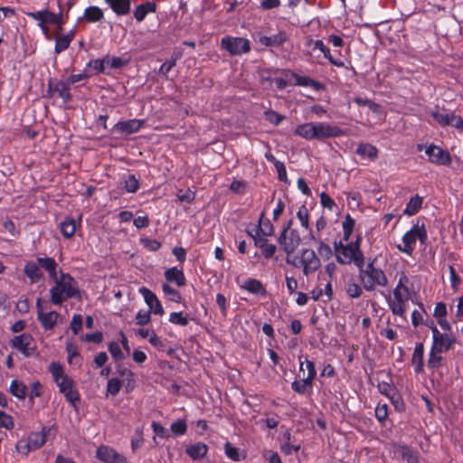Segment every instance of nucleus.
<instances>
[{"instance_id": "obj_1", "label": "nucleus", "mask_w": 463, "mask_h": 463, "mask_svg": "<svg viewBox=\"0 0 463 463\" xmlns=\"http://www.w3.org/2000/svg\"><path fill=\"white\" fill-rule=\"evenodd\" d=\"M55 286L50 289L51 301L54 305H61L68 298L80 296V290L74 279L69 275L61 273L57 277Z\"/></svg>"}, {"instance_id": "obj_2", "label": "nucleus", "mask_w": 463, "mask_h": 463, "mask_svg": "<svg viewBox=\"0 0 463 463\" xmlns=\"http://www.w3.org/2000/svg\"><path fill=\"white\" fill-rule=\"evenodd\" d=\"M362 264L359 269V279L366 291L375 289L376 286L386 287L388 279L383 269L374 267V260L369 262L365 268Z\"/></svg>"}, {"instance_id": "obj_3", "label": "nucleus", "mask_w": 463, "mask_h": 463, "mask_svg": "<svg viewBox=\"0 0 463 463\" xmlns=\"http://www.w3.org/2000/svg\"><path fill=\"white\" fill-rule=\"evenodd\" d=\"M361 237L358 236L354 242L345 244L344 248L337 250L336 260L340 264H350L354 262L356 267L364 264V258L362 250H360Z\"/></svg>"}, {"instance_id": "obj_4", "label": "nucleus", "mask_w": 463, "mask_h": 463, "mask_svg": "<svg viewBox=\"0 0 463 463\" xmlns=\"http://www.w3.org/2000/svg\"><path fill=\"white\" fill-rule=\"evenodd\" d=\"M221 46L231 55H241L250 51V41L242 37L225 36L221 41Z\"/></svg>"}, {"instance_id": "obj_5", "label": "nucleus", "mask_w": 463, "mask_h": 463, "mask_svg": "<svg viewBox=\"0 0 463 463\" xmlns=\"http://www.w3.org/2000/svg\"><path fill=\"white\" fill-rule=\"evenodd\" d=\"M433 118L442 127L453 126L458 129H463V119L445 109L437 108L431 112Z\"/></svg>"}, {"instance_id": "obj_6", "label": "nucleus", "mask_w": 463, "mask_h": 463, "mask_svg": "<svg viewBox=\"0 0 463 463\" xmlns=\"http://www.w3.org/2000/svg\"><path fill=\"white\" fill-rule=\"evenodd\" d=\"M47 96L50 98L58 96L64 103H68L72 99V96L70 93L69 83L52 78L48 80Z\"/></svg>"}, {"instance_id": "obj_7", "label": "nucleus", "mask_w": 463, "mask_h": 463, "mask_svg": "<svg viewBox=\"0 0 463 463\" xmlns=\"http://www.w3.org/2000/svg\"><path fill=\"white\" fill-rule=\"evenodd\" d=\"M426 238L427 234L425 230H421L418 226H414L411 231L407 232L402 237L404 247L398 245V249L400 251L411 255L414 250L413 246L416 243V241L419 239L420 241H423Z\"/></svg>"}, {"instance_id": "obj_8", "label": "nucleus", "mask_w": 463, "mask_h": 463, "mask_svg": "<svg viewBox=\"0 0 463 463\" xmlns=\"http://www.w3.org/2000/svg\"><path fill=\"white\" fill-rule=\"evenodd\" d=\"M33 338L30 334H22L14 336L10 345L13 348L20 351L25 357H30L35 354L36 347L32 346Z\"/></svg>"}, {"instance_id": "obj_9", "label": "nucleus", "mask_w": 463, "mask_h": 463, "mask_svg": "<svg viewBox=\"0 0 463 463\" xmlns=\"http://www.w3.org/2000/svg\"><path fill=\"white\" fill-rule=\"evenodd\" d=\"M278 241L282 250L289 256L299 246L301 238L297 230L289 231L288 234H285V231H282Z\"/></svg>"}, {"instance_id": "obj_10", "label": "nucleus", "mask_w": 463, "mask_h": 463, "mask_svg": "<svg viewBox=\"0 0 463 463\" xmlns=\"http://www.w3.org/2000/svg\"><path fill=\"white\" fill-rule=\"evenodd\" d=\"M316 374L317 372L314 363H308L307 375L298 374L301 380L293 382L291 384L292 389L298 393H306L312 388V380L315 378Z\"/></svg>"}, {"instance_id": "obj_11", "label": "nucleus", "mask_w": 463, "mask_h": 463, "mask_svg": "<svg viewBox=\"0 0 463 463\" xmlns=\"http://www.w3.org/2000/svg\"><path fill=\"white\" fill-rule=\"evenodd\" d=\"M96 457L104 463H130L125 456L106 445H101L97 449Z\"/></svg>"}, {"instance_id": "obj_12", "label": "nucleus", "mask_w": 463, "mask_h": 463, "mask_svg": "<svg viewBox=\"0 0 463 463\" xmlns=\"http://www.w3.org/2000/svg\"><path fill=\"white\" fill-rule=\"evenodd\" d=\"M300 262H302L303 273L308 276L317 271L320 267V260L311 249H305L301 251Z\"/></svg>"}, {"instance_id": "obj_13", "label": "nucleus", "mask_w": 463, "mask_h": 463, "mask_svg": "<svg viewBox=\"0 0 463 463\" xmlns=\"http://www.w3.org/2000/svg\"><path fill=\"white\" fill-rule=\"evenodd\" d=\"M315 139H326L337 137L345 135V131L337 126H332L327 123H315L314 128Z\"/></svg>"}, {"instance_id": "obj_14", "label": "nucleus", "mask_w": 463, "mask_h": 463, "mask_svg": "<svg viewBox=\"0 0 463 463\" xmlns=\"http://www.w3.org/2000/svg\"><path fill=\"white\" fill-rule=\"evenodd\" d=\"M425 153L428 155L431 163L440 165H449L451 164L449 153L437 146L431 145L428 146Z\"/></svg>"}, {"instance_id": "obj_15", "label": "nucleus", "mask_w": 463, "mask_h": 463, "mask_svg": "<svg viewBox=\"0 0 463 463\" xmlns=\"http://www.w3.org/2000/svg\"><path fill=\"white\" fill-rule=\"evenodd\" d=\"M432 337L433 343L431 347L434 351H438V353L449 350L455 342L454 337L447 334H442L439 330H434V335Z\"/></svg>"}, {"instance_id": "obj_16", "label": "nucleus", "mask_w": 463, "mask_h": 463, "mask_svg": "<svg viewBox=\"0 0 463 463\" xmlns=\"http://www.w3.org/2000/svg\"><path fill=\"white\" fill-rule=\"evenodd\" d=\"M144 124V119H128L118 122L114 126V129L118 133L130 135L137 132Z\"/></svg>"}, {"instance_id": "obj_17", "label": "nucleus", "mask_w": 463, "mask_h": 463, "mask_svg": "<svg viewBox=\"0 0 463 463\" xmlns=\"http://www.w3.org/2000/svg\"><path fill=\"white\" fill-rule=\"evenodd\" d=\"M248 233L253 238L255 246L262 250V254L266 259H270L275 254L276 245L269 243L264 235L260 236L258 231H255V234L250 232H248Z\"/></svg>"}, {"instance_id": "obj_18", "label": "nucleus", "mask_w": 463, "mask_h": 463, "mask_svg": "<svg viewBox=\"0 0 463 463\" xmlns=\"http://www.w3.org/2000/svg\"><path fill=\"white\" fill-rule=\"evenodd\" d=\"M140 292L143 295L146 303L149 307L148 311H150V313L153 312L155 315L162 316L164 314V309L157 297L146 288H140Z\"/></svg>"}, {"instance_id": "obj_19", "label": "nucleus", "mask_w": 463, "mask_h": 463, "mask_svg": "<svg viewBox=\"0 0 463 463\" xmlns=\"http://www.w3.org/2000/svg\"><path fill=\"white\" fill-rule=\"evenodd\" d=\"M50 431V428L43 427L40 432L31 433L27 439L31 447H33L34 450L42 448L46 442V438Z\"/></svg>"}, {"instance_id": "obj_20", "label": "nucleus", "mask_w": 463, "mask_h": 463, "mask_svg": "<svg viewBox=\"0 0 463 463\" xmlns=\"http://www.w3.org/2000/svg\"><path fill=\"white\" fill-rule=\"evenodd\" d=\"M58 317L59 314L56 311H51L48 313L39 311L37 316V319L45 330L52 329L57 322Z\"/></svg>"}, {"instance_id": "obj_21", "label": "nucleus", "mask_w": 463, "mask_h": 463, "mask_svg": "<svg viewBox=\"0 0 463 463\" xmlns=\"http://www.w3.org/2000/svg\"><path fill=\"white\" fill-rule=\"evenodd\" d=\"M118 15H126L130 12V0H105Z\"/></svg>"}, {"instance_id": "obj_22", "label": "nucleus", "mask_w": 463, "mask_h": 463, "mask_svg": "<svg viewBox=\"0 0 463 463\" xmlns=\"http://www.w3.org/2000/svg\"><path fill=\"white\" fill-rule=\"evenodd\" d=\"M287 40V35L284 32H279L272 36H260L259 43L267 47L280 46Z\"/></svg>"}, {"instance_id": "obj_23", "label": "nucleus", "mask_w": 463, "mask_h": 463, "mask_svg": "<svg viewBox=\"0 0 463 463\" xmlns=\"http://www.w3.org/2000/svg\"><path fill=\"white\" fill-rule=\"evenodd\" d=\"M423 354L424 345L422 343H417L411 358V364L417 373L423 372Z\"/></svg>"}, {"instance_id": "obj_24", "label": "nucleus", "mask_w": 463, "mask_h": 463, "mask_svg": "<svg viewBox=\"0 0 463 463\" xmlns=\"http://www.w3.org/2000/svg\"><path fill=\"white\" fill-rule=\"evenodd\" d=\"M156 5L155 2H146L137 5L134 11V17L137 22H142L148 13H155Z\"/></svg>"}, {"instance_id": "obj_25", "label": "nucleus", "mask_w": 463, "mask_h": 463, "mask_svg": "<svg viewBox=\"0 0 463 463\" xmlns=\"http://www.w3.org/2000/svg\"><path fill=\"white\" fill-rule=\"evenodd\" d=\"M165 277L167 281L175 282L179 287L185 285V278L184 272L175 267L167 269L165 271Z\"/></svg>"}, {"instance_id": "obj_26", "label": "nucleus", "mask_w": 463, "mask_h": 463, "mask_svg": "<svg viewBox=\"0 0 463 463\" xmlns=\"http://www.w3.org/2000/svg\"><path fill=\"white\" fill-rule=\"evenodd\" d=\"M291 76L292 78L295 79V85L311 87L316 90H321L325 88V86L322 83L309 77L299 76L296 73H292Z\"/></svg>"}, {"instance_id": "obj_27", "label": "nucleus", "mask_w": 463, "mask_h": 463, "mask_svg": "<svg viewBox=\"0 0 463 463\" xmlns=\"http://www.w3.org/2000/svg\"><path fill=\"white\" fill-rule=\"evenodd\" d=\"M208 448L204 443L198 442L196 444L188 446L185 449V452L193 458V459H201L207 453Z\"/></svg>"}, {"instance_id": "obj_28", "label": "nucleus", "mask_w": 463, "mask_h": 463, "mask_svg": "<svg viewBox=\"0 0 463 463\" xmlns=\"http://www.w3.org/2000/svg\"><path fill=\"white\" fill-rule=\"evenodd\" d=\"M314 49L319 50L321 52H323L324 56L328 59L331 64L336 66V67H344L345 63L344 61L340 60L335 59L331 53L329 48L325 45L322 40H317L314 43Z\"/></svg>"}, {"instance_id": "obj_29", "label": "nucleus", "mask_w": 463, "mask_h": 463, "mask_svg": "<svg viewBox=\"0 0 463 463\" xmlns=\"http://www.w3.org/2000/svg\"><path fill=\"white\" fill-rule=\"evenodd\" d=\"M24 274L31 279V283H36L43 276L38 265L33 261H28L24 266Z\"/></svg>"}, {"instance_id": "obj_30", "label": "nucleus", "mask_w": 463, "mask_h": 463, "mask_svg": "<svg viewBox=\"0 0 463 463\" xmlns=\"http://www.w3.org/2000/svg\"><path fill=\"white\" fill-rule=\"evenodd\" d=\"M241 288L253 294L264 295L266 293L262 283L256 279H249L245 280Z\"/></svg>"}, {"instance_id": "obj_31", "label": "nucleus", "mask_w": 463, "mask_h": 463, "mask_svg": "<svg viewBox=\"0 0 463 463\" xmlns=\"http://www.w3.org/2000/svg\"><path fill=\"white\" fill-rule=\"evenodd\" d=\"M37 261L46 271L49 272V275L52 279H57V273H56L57 263L55 262L54 259L48 258V257L47 258H38Z\"/></svg>"}, {"instance_id": "obj_32", "label": "nucleus", "mask_w": 463, "mask_h": 463, "mask_svg": "<svg viewBox=\"0 0 463 463\" xmlns=\"http://www.w3.org/2000/svg\"><path fill=\"white\" fill-rule=\"evenodd\" d=\"M356 154L362 156H367L368 158L374 160L378 156V149L368 143L360 144L356 149Z\"/></svg>"}, {"instance_id": "obj_33", "label": "nucleus", "mask_w": 463, "mask_h": 463, "mask_svg": "<svg viewBox=\"0 0 463 463\" xmlns=\"http://www.w3.org/2000/svg\"><path fill=\"white\" fill-rule=\"evenodd\" d=\"M314 128L315 123H304L298 126L295 133L296 135L306 139H315Z\"/></svg>"}, {"instance_id": "obj_34", "label": "nucleus", "mask_w": 463, "mask_h": 463, "mask_svg": "<svg viewBox=\"0 0 463 463\" xmlns=\"http://www.w3.org/2000/svg\"><path fill=\"white\" fill-rule=\"evenodd\" d=\"M422 202H423L422 197H420L419 195H415L414 197H411L406 205L404 213L407 215H410V216L416 214L419 212V210L421 208Z\"/></svg>"}, {"instance_id": "obj_35", "label": "nucleus", "mask_w": 463, "mask_h": 463, "mask_svg": "<svg viewBox=\"0 0 463 463\" xmlns=\"http://www.w3.org/2000/svg\"><path fill=\"white\" fill-rule=\"evenodd\" d=\"M84 18L90 23L99 22L103 18V12L97 6H90L85 9Z\"/></svg>"}, {"instance_id": "obj_36", "label": "nucleus", "mask_w": 463, "mask_h": 463, "mask_svg": "<svg viewBox=\"0 0 463 463\" xmlns=\"http://www.w3.org/2000/svg\"><path fill=\"white\" fill-rule=\"evenodd\" d=\"M76 231V224L74 219L71 217H67L61 223V232L66 238H71L74 235Z\"/></svg>"}, {"instance_id": "obj_37", "label": "nucleus", "mask_w": 463, "mask_h": 463, "mask_svg": "<svg viewBox=\"0 0 463 463\" xmlns=\"http://www.w3.org/2000/svg\"><path fill=\"white\" fill-rule=\"evenodd\" d=\"M264 214L265 213L263 212L260 215L259 225L256 231H258V234L261 232L264 236H270L273 234L274 228L269 220L263 219Z\"/></svg>"}, {"instance_id": "obj_38", "label": "nucleus", "mask_w": 463, "mask_h": 463, "mask_svg": "<svg viewBox=\"0 0 463 463\" xmlns=\"http://www.w3.org/2000/svg\"><path fill=\"white\" fill-rule=\"evenodd\" d=\"M26 386L18 380H13L10 384V392L19 399H24L26 395Z\"/></svg>"}, {"instance_id": "obj_39", "label": "nucleus", "mask_w": 463, "mask_h": 463, "mask_svg": "<svg viewBox=\"0 0 463 463\" xmlns=\"http://www.w3.org/2000/svg\"><path fill=\"white\" fill-rule=\"evenodd\" d=\"M403 279H406L405 276L400 279L397 287L393 290L394 300L392 302L406 303L407 301V298H404L401 292V289H403L408 294V288L403 285Z\"/></svg>"}, {"instance_id": "obj_40", "label": "nucleus", "mask_w": 463, "mask_h": 463, "mask_svg": "<svg viewBox=\"0 0 463 463\" xmlns=\"http://www.w3.org/2000/svg\"><path fill=\"white\" fill-rule=\"evenodd\" d=\"M72 41V36H63L59 35L56 38L54 52L55 53H60L66 49L69 48L71 42Z\"/></svg>"}, {"instance_id": "obj_41", "label": "nucleus", "mask_w": 463, "mask_h": 463, "mask_svg": "<svg viewBox=\"0 0 463 463\" xmlns=\"http://www.w3.org/2000/svg\"><path fill=\"white\" fill-rule=\"evenodd\" d=\"M163 291H164L165 295L168 297L170 301L176 302V303L181 302V300H182L181 294L176 289H175L174 288L169 286L168 284L163 285Z\"/></svg>"}, {"instance_id": "obj_42", "label": "nucleus", "mask_w": 463, "mask_h": 463, "mask_svg": "<svg viewBox=\"0 0 463 463\" xmlns=\"http://www.w3.org/2000/svg\"><path fill=\"white\" fill-rule=\"evenodd\" d=\"M346 294L351 298H359L362 293V288L355 282L349 280L345 285Z\"/></svg>"}, {"instance_id": "obj_43", "label": "nucleus", "mask_w": 463, "mask_h": 463, "mask_svg": "<svg viewBox=\"0 0 463 463\" xmlns=\"http://www.w3.org/2000/svg\"><path fill=\"white\" fill-rule=\"evenodd\" d=\"M125 189L128 193H135L139 187L138 179L134 175H129L125 180Z\"/></svg>"}, {"instance_id": "obj_44", "label": "nucleus", "mask_w": 463, "mask_h": 463, "mask_svg": "<svg viewBox=\"0 0 463 463\" xmlns=\"http://www.w3.org/2000/svg\"><path fill=\"white\" fill-rule=\"evenodd\" d=\"M178 58L179 56L177 54L172 55L170 60H167L161 65L159 69V73L164 76H166L168 72L175 66Z\"/></svg>"}, {"instance_id": "obj_45", "label": "nucleus", "mask_w": 463, "mask_h": 463, "mask_svg": "<svg viewBox=\"0 0 463 463\" xmlns=\"http://www.w3.org/2000/svg\"><path fill=\"white\" fill-rule=\"evenodd\" d=\"M169 321L175 325H179L185 326L188 325L189 321L187 317H185L182 312H173L170 314Z\"/></svg>"}, {"instance_id": "obj_46", "label": "nucleus", "mask_w": 463, "mask_h": 463, "mask_svg": "<svg viewBox=\"0 0 463 463\" xmlns=\"http://www.w3.org/2000/svg\"><path fill=\"white\" fill-rule=\"evenodd\" d=\"M224 450H225L226 456L229 458H231V459L234 460V461H240L241 460L239 449L237 448H235L234 446H232V443L226 442L225 445H224Z\"/></svg>"}, {"instance_id": "obj_47", "label": "nucleus", "mask_w": 463, "mask_h": 463, "mask_svg": "<svg viewBox=\"0 0 463 463\" xmlns=\"http://www.w3.org/2000/svg\"><path fill=\"white\" fill-rule=\"evenodd\" d=\"M170 429L175 435H184L186 432L187 425L184 420H178L171 424Z\"/></svg>"}, {"instance_id": "obj_48", "label": "nucleus", "mask_w": 463, "mask_h": 463, "mask_svg": "<svg viewBox=\"0 0 463 463\" xmlns=\"http://www.w3.org/2000/svg\"><path fill=\"white\" fill-rule=\"evenodd\" d=\"M109 56L107 55L102 59H97L89 63L90 66H93V68L99 73H103L105 71V64H109Z\"/></svg>"}, {"instance_id": "obj_49", "label": "nucleus", "mask_w": 463, "mask_h": 463, "mask_svg": "<svg viewBox=\"0 0 463 463\" xmlns=\"http://www.w3.org/2000/svg\"><path fill=\"white\" fill-rule=\"evenodd\" d=\"M439 354L438 351H434L431 347L428 359V366L430 368H437L439 366L442 358Z\"/></svg>"}, {"instance_id": "obj_50", "label": "nucleus", "mask_w": 463, "mask_h": 463, "mask_svg": "<svg viewBox=\"0 0 463 463\" xmlns=\"http://www.w3.org/2000/svg\"><path fill=\"white\" fill-rule=\"evenodd\" d=\"M27 16L32 17L34 20L40 21V26L46 30L44 27V24H46V10H42L38 12H28L26 13Z\"/></svg>"}, {"instance_id": "obj_51", "label": "nucleus", "mask_w": 463, "mask_h": 463, "mask_svg": "<svg viewBox=\"0 0 463 463\" xmlns=\"http://www.w3.org/2000/svg\"><path fill=\"white\" fill-rule=\"evenodd\" d=\"M82 328V317L80 314H75L71 322V329L74 335H78Z\"/></svg>"}, {"instance_id": "obj_52", "label": "nucleus", "mask_w": 463, "mask_h": 463, "mask_svg": "<svg viewBox=\"0 0 463 463\" xmlns=\"http://www.w3.org/2000/svg\"><path fill=\"white\" fill-rule=\"evenodd\" d=\"M297 216L305 228H308V212L305 205L299 207Z\"/></svg>"}, {"instance_id": "obj_53", "label": "nucleus", "mask_w": 463, "mask_h": 463, "mask_svg": "<svg viewBox=\"0 0 463 463\" xmlns=\"http://www.w3.org/2000/svg\"><path fill=\"white\" fill-rule=\"evenodd\" d=\"M141 242L145 248H146L147 250H149L151 251H156V250H159L161 247V242L156 240L146 238V239H141Z\"/></svg>"}, {"instance_id": "obj_54", "label": "nucleus", "mask_w": 463, "mask_h": 463, "mask_svg": "<svg viewBox=\"0 0 463 463\" xmlns=\"http://www.w3.org/2000/svg\"><path fill=\"white\" fill-rule=\"evenodd\" d=\"M265 115H266V119L276 126L280 124V122L284 118L281 115H279L278 112L273 111V110L266 111Z\"/></svg>"}, {"instance_id": "obj_55", "label": "nucleus", "mask_w": 463, "mask_h": 463, "mask_svg": "<svg viewBox=\"0 0 463 463\" xmlns=\"http://www.w3.org/2000/svg\"><path fill=\"white\" fill-rule=\"evenodd\" d=\"M320 203L324 208H327L330 211L335 206L334 200L325 192L320 194Z\"/></svg>"}, {"instance_id": "obj_56", "label": "nucleus", "mask_w": 463, "mask_h": 463, "mask_svg": "<svg viewBox=\"0 0 463 463\" xmlns=\"http://www.w3.org/2000/svg\"><path fill=\"white\" fill-rule=\"evenodd\" d=\"M136 319H137V324L139 326L147 325L151 320L150 311H146V312L142 311V310L138 311V313L136 316Z\"/></svg>"}, {"instance_id": "obj_57", "label": "nucleus", "mask_w": 463, "mask_h": 463, "mask_svg": "<svg viewBox=\"0 0 463 463\" xmlns=\"http://www.w3.org/2000/svg\"><path fill=\"white\" fill-rule=\"evenodd\" d=\"M0 427L5 428L7 430L13 429V427H14V421H13L12 417L1 411H0Z\"/></svg>"}, {"instance_id": "obj_58", "label": "nucleus", "mask_w": 463, "mask_h": 463, "mask_svg": "<svg viewBox=\"0 0 463 463\" xmlns=\"http://www.w3.org/2000/svg\"><path fill=\"white\" fill-rule=\"evenodd\" d=\"M128 62L129 60H123L120 57H109V62L108 65H109L111 69H120L128 64Z\"/></svg>"}, {"instance_id": "obj_59", "label": "nucleus", "mask_w": 463, "mask_h": 463, "mask_svg": "<svg viewBox=\"0 0 463 463\" xmlns=\"http://www.w3.org/2000/svg\"><path fill=\"white\" fill-rule=\"evenodd\" d=\"M109 351L116 360H121L124 355L118 343L112 342L109 345Z\"/></svg>"}, {"instance_id": "obj_60", "label": "nucleus", "mask_w": 463, "mask_h": 463, "mask_svg": "<svg viewBox=\"0 0 463 463\" xmlns=\"http://www.w3.org/2000/svg\"><path fill=\"white\" fill-rule=\"evenodd\" d=\"M43 385L39 382H34L31 384V391L29 393V399L31 402H33V397H39L42 394Z\"/></svg>"}, {"instance_id": "obj_61", "label": "nucleus", "mask_w": 463, "mask_h": 463, "mask_svg": "<svg viewBox=\"0 0 463 463\" xmlns=\"http://www.w3.org/2000/svg\"><path fill=\"white\" fill-rule=\"evenodd\" d=\"M392 312L396 315L402 317L405 313V303L391 302L389 303Z\"/></svg>"}, {"instance_id": "obj_62", "label": "nucleus", "mask_w": 463, "mask_h": 463, "mask_svg": "<svg viewBox=\"0 0 463 463\" xmlns=\"http://www.w3.org/2000/svg\"><path fill=\"white\" fill-rule=\"evenodd\" d=\"M177 197L180 202L191 203L194 200L195 195L194 192L188 189L185 192L180 190L177 193Z\"/></svg>"}, {"instance_id": "obj_63", "label": "nucleus", "mask_w": 463, "mask_h": 463, "mask_svg": "<svg viewBox=\"0 0 463 463\" xmlns=\"http://www.w3.org/2000/svg\"><path fill=\"white\" fill-rule=\"evenodd\" d=\"M15 449L19 453H22L24 455H27L31 450H34L33 447H31L28 440L18 441L15 446Z\"/></svg>"}, {"instance_id": "obj_64", "label": "nucleus", "mask_w": 463, "mask_h": 463, "mask_svg": "<svg viewBox=\"0 0 463 463\" xmlns=\"http://www.w3.org/2000/svg\"><path fill=\"white\" fill-rule=\"evenodd\" d=\"M318 254L326 259L328 260L333 255L332 250L329 245L326 244L325 242H321L318 247Z\"/></svg>"}]
</instances>
